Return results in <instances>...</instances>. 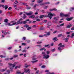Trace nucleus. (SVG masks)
<instances>
[{"mask_svg":"<svg viewBox=\"0 0 74 74\" xmlns=\"http://www.w3.org/2000/svg\"><path fill=\"white\" fill-rule=\"evenodd\" d=\"M38 62V60H36V61H32V62L33 63H34L35 62Z\"/></svg>","mask_w":74,"mask_h":74,"instance_id":"obj_37","label":"nucleus"},{"mask_svg":"<svg viewBox=\"0 0 74 74\" xmlns=\"http://www.w3.org/2000/svg\"><path fill=\"white\" fill-rule=\"evenodd\" d=\"M25 67L26 68H27V67H29L30 66V65H26V64H25Z\"/></svg>","mask_w":74,"mask_h":74,"instance_id":"obj_23","label":"nucleus"},{"mask_svg":"<svg viewBox=\"0 0 74 74\" xmlns=\"http://www.w3.org/2000/svg\"><path fill=\"white\" fill-rule=\"evenodd\" d=\"M50 52V51H47V55H48V54H49V53Z\"/></svg>","mask_w":74,"mask_h":74,"instance_id":"obj_39","label":"nucleus"},{"mask_svg":"<svg viewBox=\"0 0 74 74\" xmlns=\"http://www.w3.org/2000/svg\"><path fill=\"white\" fill-rule=\"evenodd\" d=\"M36 55H34L33 57L32 60H37V58H36Z\"/></svg>","mask_w":74,"mask_h":74,"instance_id":"obj_11","label":"nucleus"},{"mask_svg":"<svg viewBox=\"0 0 74 74\" xmlns=\"http://www.w3.org/2000/svg\"><path fill=\"white\" fill-rule=\"evenodd\" d=\"M60 25H57V27H60Z\"/></svg>","mask_w":74,"mask_h":74,"instance_id":"obj_52","label":"nucleus"},{"mask_svg":"<svg viewBox=\"0 0 74 74\" xmlns=\"http://www.w3.org/2000/svg\"><path fill=\"white\" fill-rule=\"evenodd\" d=\"M2 7H3V8H5V6L3 5H2Z\"/></svg>","mask_w":74,"mask_h":74,"instance_id":"obj_57","label":"nucleus"},{"mask_svg":"<svg viewBox=\"0 0 74 74\" xmlns=\"http://www.w3.org/2000/svg\"><path fill=\"white\" fill-rule=\"evenodd\" d=\"M45 4H50V3L48 2H46L45 3Z\"/></svg>","mask_w":74,"mask_h":74,"instance_id":"obj_43","label":"nucleus"},{"mask_svg":"<svg viewBox=\"0 0 74 74\" xmlns=\"http://www.w3.org/2000/svg\"><path fill=\"white\" fill-rule=\"evenodd\" d=\"M18 62H16L14 63V64H12L11 63H8V65L9 66L10 69V71H13V70L12 69H14V67L17 64H18Z\"/></svg>","mask_w":74,"mask_h":74,"instance_id":"obj_1","label":"nucleus"},{"mask_svg":"<svg viewBox=\"0 0 74 74\" xmlns=\"http://www.w3.org/2000/svg\"><path fill=\"white\" fill-rule=\"evenodd\" d=\"M23 40H26V37H23Z\"/></svg>","mask_w":74,"mask_h":74,"instance_id":"obj_50","label":"nucleus"},{"mask_svg":"<svg viewBox=\"0 0 74 74\" xmlns=\"http://www.w3.org/2000/svg\"><path fill=\"white\" fill-rule=\"evenodd\" d=\"M13 59H14V57H13L12 58H9V59L10 60H12Z\"/></svg>","mask_w":74,"mask_h":74,"instance_id":"obj_58","label":"nucleus"},{"mask_svg":"<svg viewBox=\"0 0 74 74\" xmlns=\"http://www.w3.org/2000/svg\"><path fill=\"white\" fill-rule=\"evenodd\" d=\"M7 73H10V71L9 70H7Z\"/></svg>","mask_w":74,"mask_h":74,"instance_id":"obj_60","label":"nucleus"},{"mask_svg":"<svg viewBox=\"0 0 74 74\" xmlns=\"http://www.w3.org/2000/svg\"><path fill=\"white\" fill-rule=\"evenodd\" d=\"M22 45H26V44L25 43H22Z\"/></svg>","mask_w":74,"mask_h":74,"instance_id":"obj_41","label":"nucleus"},{"mask_svg":"<svg viewBox=\"0 0 74 74\" xmlns=\"http://www.w3.org/2000/svg\"><path fill=\"white\" fill-rule=\"evenodd\" d=\"M53 11H57V9L56 8L53 9Z\"/></svg>","mask_w":74,"mask_h":74,"instance_id":"obj_54","label":"nucleus"},{"mask_svg":"<svg viewBox=\"0 0 74 74\" xmlns=\"http://www.w3.org/2000/svg\"><path fill=\"white\" fill-rule=\"evenodd\" d=\"M18 3V1H15L14 2L15 4H17Z\"/></svg>","mask_w":74,"mask_h":74,"instance_id":"obj_40","label":"nucleus"},{"mask_svg":"<svg viewBox=\"0 0 74 74\" xmlns=\"http://www.w3.org/2000/svg\"><path fill=\"white\" fill-rule=\"evenodd\" d=\"M65 42H68V40H69V38H65Z\"/></svg>","mask_w":74,"mask_h":74,"instance_id":"obj_19","label":"nucleus"},{"mask_svg":"<svg viewBox=\"0 0 74 74\" xmlns=\"http://www.w3.org/2000/svg\"><path fill=\"white\" fill-rule=\"evenodd\" d=\"M48 46H49V45H45V47H48Z\"/></svg>","mask_w":74,"mask_h":74,"instance_id":"obj_55","label":"nucleus"},{"mask_svg":"<svg viewBox=\"0 0 74 74\" xmlns=\"http://www.w3.org/2000/svg\"><path fill=\"white\" fill-rule=\"evenodd\" d=\"M26 6H27V10H30L31 8V7H28V5H26Z\"/></svg>","mask_w":74,"mask_h":74,"instance_id":"obj_18","label":"nucleus"},{"mask_svg":"<svg viewBox=\"0 0 74 74\" xmlns=\"http://www.w3.org/2000/svg\"><path fill=\"white\" fill-rule=\"evenodd\" d=\"M22 4H23V5H27V3H23Z\"/></svg>","mask_w":74,"mask_h":74,"instance_id":"obj_49","label":"nucleus"},{"mask_svg":"<svg viewBox=\"0 0 74 74\" xmlns=\"http://www.w3.org/2000/svg\"><path fill=\"white\" fill-rule=\"evenodd\" d=\"M47 74H55V73H51L50 72L48 73Z\"/></svg>","mask_w":74,"mask_h":74,"instance_id":"obj_47","label":"nucleus"},{"mask_svg":"<svg viewBox=\"0 0 74 74\" xmlns=\"http://www.w3.org/2000/svg\"><path fill=\"white\" fill-rule=\"evenodd\" d=\"M24 27H25L26 28H27V27H29V25H25Z\"/></svg>","mask_w":74,"mask_h":74,"instance_id":"obj_28","label":"nucleus"},{"mask_svg":"<svg viewBox=\"0 0 74 74\" xmlns=\"http://www.w3.org/2000/svg\"><path fill=\"white\" fill-rule=\"evenodd\" d=\"M58 32V31H54V32H53V34H55V33H56V32Z\"/></svg>","mask_w":74,"mask_h":74,"instance_id":"obj_61","label":"nucleus"},{"mask_svg":"<svg viewBox=\"0 0 74 74\" xmlns=\"http://www.w3.org/2000/svg\"><path fill=\"white\" fill-rule=\"evenodd\" d=\"M47 25L48 26H51V22H49L48 23Z\"/></svg>","mask_w":74,"mask_h":74,"instance_id":"obj_24","label":"nucleus"},{"mask_svg":"<svg viewBox=\"0 0 74 74\" xmlns=\"http://www.w3.org/2000/svg\"><path fill=\"white\" fill-rule=\"evenodd\" d=\"M41 54L43 56V59H48L49 57V56L45 54V52H42Z\"/></svg>","mask_w":74,"mask_h":74,"instance_id":"obj_3","label":"nucleus"},{"mask_svg":"<svg viewBox=\"0 0 74 74\" xmlns=\"http://www.w3.org/2000/svg\"><path fill=\"white\" fill-rule=\"evenodd\" d=\"M53 15H54V14H53L52 13H49L48 15H41L40 16V18H49L50 19H52V17L53 16Z\"/></svg>","mask_w":74,"mask_h":74,"instance_id":"obj_2","label":"nucleus"},{"mask_svg":"<svg viewBox=\"0 0 74 74\" xmlns=\"http://www.w3.org/2000/svg\"><path fill=\"white\" fill-rule=\"evenodd\" d=\"M27 30H30L31 29H32V27H28L27 28Z\"/></svg>","mask_w":74,"mask_h":74,"instance_id":"obj_27","label":"nucleus"},{"mask_svg":"<svg viewBox=\"0 0 74 74\" xmlns=\"http://www.w3.org/2000/svg\"><path fill=\"white\" fill-rule=\"evenodd\" d=\"M25 14H26L28 16H30L31 15H32V14H33V13L32 12H30L29 13H27L25 12Z\"/></svg>","mask_w":74,"mask_h":74,"instance_id":"obj_6","label":"nucleus"},{"mask_svg":"<svg viewBox=\"0 0 74 74\" xmlns=\"http://www.w3.org/2000/svg\"><path fill=\"white\" fill-rule=\"evenodd\" d=\"M57 39V38L56 37H55L54 38H53V40H55Z\"/></svg>","mask_w":74,"mask_h":74,"instance_id":"obj_53","label":"nucleus"},{"mask_svg":"<svg viewBox=\"0 0 74 74\" xmlns=\"http://www.w3.org/2000/svg\"><path fill=\"white\" fill-rule=\"evenodd\" d=\"M8 21V19H7V18H6L5 19L4 22H5L6 23H7Z\"/></svg>","mask_w":74,"mask_h":74,"instance_id":"obj_17","label":"nucleus"},{"mask_svg":"<svg viewBox=\"0 0 74 74\" xmlns=\"http://www.w3.org/2000/svg\"><path fill=\"white\" fill-rule=\"evenodd\" d=\"M8 25L9 26H13L14 25H15V24L14 23H13V24H11L9 23L8 24Z\"/></svg>","mask_w":74,"mask_h":74,"instance_id":"obj_16","label":"nucleus"},{"mask_svg":"<svg viewBox=\"0 0 74 74\" xmlns=\"http://www.w3.org/2000/svg\"><path fill=\"white\" fill-rule=\"evenodd\" d=\"M26 51H27L26 50V49H24V50H23L22 52H26Z\"/></svg>","mask_w":74,"mask_h":74,"instance_id":"obj_35","label":"nucleus"},{"mask_svg":"<svg viewBox=\"0 0 74 74\" xmlns=\"http://www.w3.org/2000/svg\"><path fill=\"white\" fill-rule=\"evenodd\" d=\"M29 18H35V16L34 15H32L29 17Z\"/></svg>","mask_w":74,"mask_h":74,"instance_id":"obj_15","label":"nucleus"},{"mask_svg":"<svg viewBox=\"0 0 74 74\" xmlns=\"http://www.w3.org/2000/svg\"><path fill=\"white\" fill-rule=\"evenodd\" d=\"M37 44H41L42 43V42H37Z\"/></svg>","mask_w":74,"mask_h":74,"instance_id":"obj_44","label":"nucleus"},{"mask_svg":"<svg viewBox=\"0 0 74 74\" xmlns=\"http://www.w3.org/2000/svg\"><path fill=\"white\" fill-rule=\"evenodd\" d=\"M52 52H54L55 51V49H53L51 50Z\"/></svg>","mask_w":74,"mask_h":74,"instance_id":"obj_46","label":"nucleus"},{"mask_svg":"<svg viewBox=\"0 0 74 74\" xmlns=\"http://www.w3.org/2000/svg\"><path fill=\"white\" fill-rule=\"evenodd\" d=\"M27 23V21H22V23H23V24H26Z\"/></svg>","mask_w":74,"mask_h":74,"instance_id":"obj_20","label":"nucleus"},{"mask_svg":"<svg viewBox=\"0 0 74 74\" xmlns=\"http://www.w3.org/2000/svg\"><path fill=\"white\" fill-rule=\"evenodd\" d=\"M62 36V34H60L58 35V37H61Z\"/></svg>","mask_w":74,"mask_h":74,"instance_id":"obj_30","label":"nucleus"},{"mask_svg":"<svg viewBox=\"0 0 74 74\" xmlns=\"http://www.w3.org/2000/svg\"><path fill=\"white\" fill-rule=\"evenodd\" d=\"M18 56V55H14L13 57V58H17Z\"/></svg>","mask_w":74,"mask_h":74,"instance_id":"obj_32","label":"nucleus"},{"mask_svg":"<svg viewBox=\"0 0 74 74\" xmlns=\"http://www.w3.org/2000/svg\"><path fill=\"white\" fill-rule=\"evenodd\" d=\"M21 20H22V18H20L18 21H17V23L15 22L14 23V25H18V24H22V21H21Z\"/></svg>","mask_w":74,"mask_h":74,"instance_id":"obj_5","label":"nucleus"},{"mask_svg":"<svg viewBox=\"0 0 74 74\" xmlns=\"http://www.w3.org/2000/svg\"><path fill=\"white\" fill-rule=\"evenodd\" d=\"M43 0H38L37 1V3H42Z\"/></svg>","mask_w":74,"mask_h":74,"instance_id":"obj_12","label":"nucleus"},{"mask_svg":"<svg viewBox=\"0 0 74 74\" xmlns=\"http://www.w3.org/2000/svg\"><path fill=\"white\" fill-rule=\"evenodd\" d=\"M71 36H74V33H73L72 34Z\"/></svg>","mask_w":74,"mask_h":74,"instance_id":"obj_64","label":"nucleus"},{"mask_svg":"<svg viewBox=\"0 0 74 74\" xmlns=\"http://www.w3.org/2000/svg\"><path fill=\"white\" fill-rule=\"evenodd\" d=\"M39 72L40 71L39 70L37 71L36 72V74H38V73H39Z\"/></svg>","mask_w":74,"mask_h":74,"instance_id":"obj_51","label":"nucleus"},{"mask_svg":"<svg viewBox=\"0 0 74 74\" xmlns=\"http://www.w3.org/2000/svg\"><path fill=\"white\" fill-rule=\"evenodd\" d=\"M71 26H72V25H68L66 27V28H70V27H71Z\"/></svg>","mask_w":74,"mask_h":74,"instance_id":"obj_29","label":"nucleus"},{"mask_svg":"<svg viewBox=\"0 0 74 74\" xmlns=\"http://www.w3.org/2000/svg\"><path fill=\"white\" fill-rule=\"evenodd\" d=\"M22 14H23V12H20L19 14L20 15H22Z\"/></svg>","mask_w":74,"mask_h":74,"instance_id":"obj_59","label":"nucleus"},{"mask_svg":"<svg viewBox=\"0 0 74 74\" xmlns=\"http://www.w3.org/2000/svg\"><path fill=\"white\" fill-rule=\"evenodd\" d=\"M8 5H5V10H7V8H8Z\"/></svg>","mask_w":74,"mask_h":74,"instance_id":"obj_34","label":"nucleus"},{"mask_svg":"<svg viewBox=\"0 0 74 74\" xmlns=\"http://www.w3.org/2000/svg\"><path fill=\"white\" fill-rule=\"evenodd\" d=\"M61 47H59L58 48V49L59 50H60V51H62V49H61Z\"/></svg>","mask_w":74,"mask_h":74,"instance_id":"obj_33","label":"nucleus"},{"mask_svg":"<svg viewBox=\"0 0 74 74\" xmlns=\"http://www.w3.org/2000/svg\"><path fill=\"white\" fill-rule=\"evenodd\" d=\"M16 73L17 74H20L21 73V72L20 71H19V70H17L16 71Z\"/></svg>","mask_w":74,"mask_h":74,"instance_id":"obj_21","label":"nucleus"},{"mask_svg":"<svg viewBox=\"0 0 74 74\" xmlns=\"http://www.w3.org/2000/svg\"><path fill=\"white\" fill-rule=\"evenodd\" d=\"M60 16L62 17H63V16L66 17L67 16H70V15L68 14H64L63 13H60Z\"/></svg>","mask_w":74,"mask_h":74,"instance_id":"obj_4","label":"nucleus"},{"mask_svg":"<svg viewBox=\"0 0 74 74\" xmlns=\"http://www.w3.org/2000/svg\"><path fill=\"white\" fill-rule=\"evenodd\" d=\"M36 21H38V22H39V21H40V19L38 18L36 20Z\"/></svg>","mask_w":74,"mask_h":74,"instance_id":"obj_45","label":"nucleus"},{"mask_svg":"<svg viewBox=\"0 0 74 74\" xmlns=\"http://www.w3.org/2000/svg\"><path fill=\"white\" fill-rule=\"evenodd\" d=\"M46 49L45 48H41L40 49V51H46Z\"/></svg>","mask_w":74,"mask_h":74,"instance_id":"obj_13","label":"nucleus"},{"mask_svg":"<svg viewBox=\"0 0 74 74\" xmlns=\"http://www.w3.org/2000/svg\"><path fill=\"white\" fill-rule=\"evenodd\" d=\"M58 46H60V47H64V45H62V43H60L58 45Z\"/></svg>","mask_w":74,"mask_h":74,"instance_id":"obj_10","label":"nucleus"},{"mask_svg":"<svg viewBox=\"0 0 74 74\" xmlns=\"http://www.w3.org/2000/svg\"><path fill=\"white\" fill-rule=\"evenodd\" d=\"M26 17L27 16L25 15V14H24V15L23 17V19H25V18H26Z\"/></svg>","mask_w":74,"mask_h":74,"instance_id":"obj_25","label":"nucleus"},{"mask_svg":"<svg viewBox=\"0 0 74 74\" xmlns=\"http://www.w3.org/2000/svg\"><path fill=\"white\" fill-rule=\"evenodd\" d=\"M44 4H45V3H43L40 4V5H44Z\"/></svg>","mask_w":74,"mask_h":74,"instance_id":"obj_48","label":"nucleus"},{"mask_svg":"<svg viewBox=\"0 0 74 74\" xmlns=\"http://www.w3.org/2000/svg\"><path fill=\"white\" fill-rule=\"evenodd\" d=\"M7 69V68H6L5 69H2V70H1V72H4V71H5V70H6Z\"/></svg>","mask_w":74,"mask_h":74,"instance_id":"obj_14","label":"nucleus"},{"mask_svg":"<svg viewBox=\"0 0 74 74\" xmlns=\"http://www.w3.org/2000/svg\"><path fill=\"white\" fill-rule=\"evenodd\" d=\"M66 34H70V32H66Z\"/></svg>","mask_w":74,"mask_h":74,"instance_id":"obj_56","label":"nucleus"},{"mask_svg":"<svg viewBox=\"0 0 74 74\" xmlns=\"http://www.w3.org/2000/svg\"><path fill=\"white\" fill-rule=\"evenodd\" d=\"M45 66L44 65L42 66H41V68H42V69H43L44 68H45Z\"/></svg>","mask_w":74,"mask_h":74,"instance_id":"obj_42","label":"nucleus"},{"mask_svg":"<svg viewBox=\"0 0 74 74\" xmlns=\"http://www.w3.org/2000/svg\"><path fill=\"white\" fill-rule=\"evenodd\" d=\"M58 18L56 17H54V20H53V22H54V23H56L57 21H58Z\"/></svg>","mask_w":74,"mask_h":74,"instance_id":"obj_8","label":"nucleus"},{"mask_svg":"<svg viewBox=\"0 0 74 74\" xmlns=\"http://www.w3.org/2000/svg\"><path fill=\"white\" fill-rule=\"evenodd\" d=\"M50 34H51V32H49L47 33V36H49L50 35Z\"/></svg>","mask_w":74,"mask_h":74,"instance_id":"obj_31","label":"nucleus"},{"mask_svg":"<svg viewBox=\"0 0 74 74\" xmlns=\"http://www.w3.org/2000/svg\"><path fill=\"white\" fill-rule=\"evenodd\" d=\"M74 10V8H70V11H71Z\"/></svg>","mask_w":74,"mask_h":74,"instance_id":"obj_26","label":"nucleus"},{"mask_svg":"<svg viewBox=\"0 0 74 74\" xmlns=\"http://www.w3.org/2000/svg\"><path fill=\"white\" fill-rule=\"evenodd\" d=\"M0 57L1 58H5V56H3L2 55H0Z\"/></svg>","mask_w":74,"mask_h":74,"instance_id":"obj_36","label":"nucleus"},{"mask_svg":"<svg viewBox=\"0 0 74 74\" xmlns=\"http://www.w3.org/2000/svg\"><path fill=\"white\" fill-rule=\"evenodd\" d=\"M60 26H64V24L63 23L62 24H60Z\"/></svg>","mask_w":74,"mask_h":74,"instance_id":"obj_38","label":"nucleus"},{"mask_svg":"<svg viewBox=\"0 0 74 74\" xmlns=\"http://www.w3.org/2000/svg\"><path fill=\"white\" fill-rule=\"evenodd\" d=\"M24 72L28 74H30V71H29V69H27V70L25 69Z\"/></svg>","mask_w":74,"mask_h":74,"instance_id":"obj_7","label":"nucleus"},{"mask_svg":"<svg viewBox=\"0 0 74 74\" xmlns=\"http://www.w3.org/2000/svg\"><path fill=\"white\" fill-rule=\"evenodd\" d=\"M38 6V5L37 4H35V5L34 6V8H36V6Z\"/></svg>","mask_w":74,"mask_h":74,"instance_id":"obj_22","label":"nucleus"},{"mask_svg":"<svg viewBox=\"0 0 74 74\" xmlns=\"http://www.w3.org/2000/svg\"><path fill=\"white\" fill-rule=\"evenodd\" d=\"M72 18H73L72 17H71L70 18H66V21H71V20H72Z\"/></svg>","mask_w":74,"mask_h":74,"instance_id":"obj_9","label":"nucleus"},{"mask_svg":"<svg viewBox=\"0 0 74 74\" xmlns=\"http://www.w3.org/2000/svg\"><path fill=\"white\" fill-rule=\"evenodd\" d=\"M43 22L47 23V20H44V21H43Z\"/></svg>","mask_w":74,"mask_h":74,"instance_id":"obj_63","label":"nucleus"},{"mask_svg":"<svg viewBox=\"0 0 74 74\" xmlns=\"http://www.w3.org/2000/svg\"><path fill=\"white\" fill-rule=\"evenodd\" d=\"M48 8V6H46L44 8V9H47Z\"/></svg>","mask_w":74,"mask_h":74,"instance_id":"obj_62","label":"nucleus"}]
</instances>
